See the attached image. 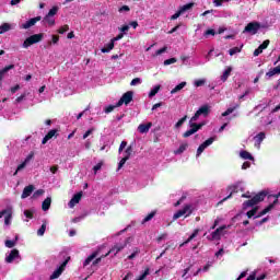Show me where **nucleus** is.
I'll use <instances>...</instances> for the list:
<instances>
[{
  "label": "nucleus",
  "instance_id": "obj_2",
  "mask_svg": "<svg viewBox=\"0 0 280 280\" xmlns=\"http://www.w3.org/2000/svg\"><path fill=\"white\" fill-rule=\"evenodd\" d=\"M43 38H45V34L43 33L31 35L24 40V43L22 44V47L24 49H27L28 47H32V45H36L37 43H40Z\"/></svg>",
  "mask_w": 280,
  "mask_h": 280
},
{
  "label": "nucleus",
  "instance_id": "obj_9",
  "mask_svg": "<svg viewBox=\"0 0 280 280\" xmlns=\"http://www.w3.org/2000/svg\"><path fill=\"white\" fill-rule=\"evenodd\" d=\"M4 215V224L9 226L10 222L12 221V210L10 209H4L0 211V220Z\"/></svg>",
  "mask_w": 280,
  "mask_h": 280
},
{
  "label": "nucleus",
  "instance_id": "obj_29",
  "mask_svg": "<svg viewBox=\"0 0 280 280\" xmlns=\"http://www.w3.org/2000/svg\"><path fill=\"white\" fill-rule=\"evenodd\" d=\"M237 108H240V105H235L234 107H230L228 108L225 112L222 113V117H229V115H231V113H235V110H237Z\"/></svg>",
  "mask_w": 280,
  "mask_h": 280
},
{
  "label": "nucleus",
  "instance_id": "obj_15",
  "mask_svg": "<svg viewBox=\"0 0 280 280\" xmlns=\"http://www.w3.org/2000/svg\"><path fill=\"white\" fill-rule=\"evenodd\" d=\"M19 257H20L19 249H12L9 256L5 257V262L12 264V261H14V259H19Z\"/></svg>",
  "mask_w": 280,
  "mask_h": 280
},
{
  "label": "nucleus",
  "instance_id": "obj_58",
  "mask_svg": "<svg viewBox=\"0 0 280 280\" xmlns=\"http://www.w3.org/2000/svg\"><path fill=\"white\" fill-rule=\"evenodd\" d=\"M137 84H141V79H140V78H135V79L130 82V86H137Z\"/></svg>",
  "mask_w": 280,
  "mask_h": 280
},
{
  "label": "nucleus",
  "instance_id": "obj_62",
  "mask_svg": "<svg viewBox=\"0 0 280 280\" xmlns=\"http://www.w3.org/2000/svg\"><path fill=\"white\" fill-rule=\"evenodd\" d=\"M118 30H119V32L126 33V32H128L130 30V25H122Z\"/></svg>",
  "mask_w": 280,
  "mask_h": 280
},
{
  "label": "nucleus",
  "instance_id": "obj_46",
  "mask_svg": "<svg viewBox=\"0 0 280 280\" xmlns=\"http://www.w3.org/2000/svg\"><path fill=\"white\" fill-rule=\"evenodd\" d=\"M59 40H60V36L52 35V39L48 42V45H58Z\"/></svg>",
  "mask_w": 280,
  "mask_h": 280
},
{
  "label": "nucleus",
  "instance_id": "obj_26",
  "mask_svg": "<svg viewBox=\"0 0 280 280\" xmlns=\"http://www.w3.org/2000/svg\"><path fill=\"white\" fill-rule=\"evenodd\" d=\"M12 69H14V65H9L0 70V82L3 80V78H5V73Z\"/></svg>",
  "mask_w": 280,
  "mask_h": 280
},
{
  "label": "nucleus",
  "instance_id": "obj_3",
  "mask_svg": "<svg viewBox=\"0 0 280 280\" xmlns=\"http://www.w3.org/2000/svg\"><path fill=\"white\" fill-rule=\"evenodd\" d=\"M203 126H205V122H199V124L189 122L190 129L183 133L184 139L191 137V135H196V132H198V130H202Z\"/></svg>",
  "mask_w": 280,
  "mask_h": 280
},
{
  "label": "nucleus",
  "instance_id": "obj_6",
  "mask_svg": "<svg viewBox=\"0 0 280 280\" xmlns=\"http://www.w3.org/2000/svg\"><path fill=\"white\" fill-rule=\"evenodd\" d=\"M191 206L186 205L183 209L178 210L174 215L173 220H178V218H183V215H186V218H189L191 215Z\"/></svg>",
  "mask_w": 280,
  "mask_h": 280
},
{
  "label": "nucleus",
  "instance_id": "obj_52",
  "mask_svg": "<svg viewBox=\"0 0 280 280\" xmlns=\"http://www.w3.org/2000/svg\"><path fill=\"white\" fill-rule=\"evenodd\" d=\"M268 45H270V39H266L262 42V44L259 45L260 49H268Z\"/></svg>",
  "mask_w": 280,
  "mask_h": 280
},
{
  "label": "nucleus",
  "instance_id": "obj_24",
  "mask_svg": "<svg viewBox=\"0 0 280 280\" xmlns=\"http://www.w3.org/2000/svg\"><path fill=\"white\" fill-rule=\"evenodd\" d=\"M187 86V82H182L179 84H177L172 91L171 94L174 95L175 93H178L179 91H183V89H185Z\"/></svg>",
  "mask_w": 280,
  "mask_h": 280
},
{
  "label": "nucleus",
  "instance_id": "obj_21",
  "mask_svg": "<svg viewBox=\"0 0 280 280\" xmlns=\"http://www.w3.org/2000/svg\"><path fill=\"white\" fill-rule=\"evenodd\" d=\"M229 189L231 190L230 195L228 197L223 198L220 201V205H222V202H226V200H229L230 198H233V192L237 191V185L229 186Z\"/></svg>",
  "mask_w": 280,
  "mask_h": 280
},
{
  "label": "nucleus",
  "instance_id": "obj_38",
  "mask_svg": "<svg viewBox=\"0 0 280 280\" xmlns=\"http://www.w3.org/2000/svg\"><path fill=\"white\" fill-rule=\"evenodd\" d=\"M58 10H59V8L58 7H52L49 11H48V13L46 14V15H48V16H56L57 14H58Z\"/></svg>",
  "mask_w": 280,
  "mask_h": 280
},
{
  "label": "nucleus",
  "instance_id": "obj_32",
  "mask_svg": "<svg viewBox=\"0 0 280 280\" xmlns=\"http://www.w3.org/2000/svg\"><path fill=\"white\" fill-rule=\"evenodd\" d=\"M95 257H97V253H93L91 254L83 262V266L86 267L89 266V264H91V261H93V259H95Z\"/></svg>",
  "mask_w": 280,
  "mask_h": 280
},
{
  "label": "nucleus",
  "instance_id": "obj_33",
  "mask_svg": "<svg viewBox=\"0 0 280 280\" xmlns=\"http://www.w3.org/2000/svg\"><path fill=\"white\" fill-rule=\"evenodd\" d=\"M194 8V3H187L179 8V12L184 14V12H187V10H191Z\"/></svg>",
  "mask_w": 280,
  "mask_h": 280
},
{
  "label": "nucleus",
  "instance_id": "obj_53",
  "mask_svg": "<svg viewBox=\"0 0 280 280\" xmlns=\"http://www.w3.org/2000/svg\"><path fill=\"white\" fill-rule=\"evenodd\" d=\"M129 161L128 156H125L120 160V162L118 163V170H121V167H124V165H126V162Z\"/></svg>",
  "mask_w": 280,
  "mask_h": 280
},
{
  "label": "nucleus",
  "instance_id": "obj_17",
  "mask_svg": "<svg viewBox=\"0 0 280 280\" xmlns=\"http://www.w3.org/2000/svg\"><path fill=\"white\" fill-rule=\"evenodd\" d=\"M150 128H152V122L140 124V125L138 126V131H139L141 135H145V133L150 132Z\"/></svg>",
  "mask_w": 280,
  "mask_h": 280
},
{
  "label": "nucleus",
  "instance_id": "obj_63",
  "mask_svg": "<svg viewBox=\"0 0 280 280\" xmlns=\"http://www.w3.org/2000/svg\"><path fill=\"white\" fill-rule=\"evenodd\" d=\"M124 38V33H119L116 37H114L112 40L116 43V40H121Z\"/></svg>",
  "mask_w": 280,
  "mask_h": 280
},
{
  "label": "nucleus",
  "instance_id": "obj_10",
  "mask_svg": "<svg viewBox=\"0 0 280 280\" xmlns=\"http://www.w3.org/2000/svg\"><path fill=\"white\" fill-rule=\"evenodd\" d=\"M81 200H82V191H79L69 201L68 203L69 208L73 209V207H75V205H79Z\"/></svg>",
  "mask_w": 280,
  "mask_h": 280
},
{
  "label": "nucleus",
  "instance_id": "obj_61",
  "mask_svg": "<svg viewBox=\"0 0 280 280\" xmlns=\"http://www.w3.org/2000/svg\"><path fill=\"white\" fill-rule=\"evenodd\" d=\"M180 14H183V13L180 12V10H178L175 14H173L171 16V21H176V19H178L180 16Z\"/></svg>",
  "mask_w": 280,
  "mask_h": 280
},
{
  "label": "nucleus",
  "instance_id": "obj_55",
  "mask_svg": "<svg viewBox=\"0 0 280 280\" xmlns=\"http://www.w3.org/2000/svg\"><path fill=\"white\" fill-rule=\"evenodd\" d=\"M102 165H104V162H98L94 167V174H97V172H100V170H102Z\"/></svg>",
  "mask_w": 280,
  "mask_h": 280
},
{
  "label": "nucleus",
  "instance_id": "obj_7",
  "mask_svg": "<svg viewBox=\"0 0 280 280\" xmlns=\"http://www.w3.org/2000/svg\"><path fill=\"white\" fill-rule=\"evenodd\" d=\"M260 27L261 24H259V22H250L245 26L244 32L255 35L259 32Z\"/></svg>",
  "mask_w": 280,
  "mask_h": 280
},
{
  "label": "nucleus",
  "instance_id": "obj_56",
  "mask_svg": "<svg viewBox=\"0 0 280 280\" xmlns=\"http://www.w3.org/2000/svg\"><path fill=\"white\" fill-rule=\"evenodd\" d=\"M65 32H69V25H67V24L59 27L58 34H65Z\"/></svg>",
  "mask_w": 280,
  "mask_h": 280
},
{
  "label": "nucleus",
  "instance_id": "obj_18",
  "mask_svg": "<svg viewBox=\"0 0 280 280\" xmlns=\"http://www.w3.org/2000/svg\"><path fill=\"white\" fill-rule=\"evenodd\" d=\"M273 75H280V66L271 68L268 72H266V78H273Z\"/></svg>",
  "mask_w": 280,
  "mask_h": 280
},
{
  "label": "nucleus",
  "instance_id": "obj_28",
  "mask_svg": "<svg viewBox=\"0 0 280 280\" xmlns=\"http://www.w3.org/2000/svg\"><path fill=\"white\" fill-rule=\"evenodd\" d=\"M231 71H233V68L229 67L223 74L221 75L222 82H226L231 75Z\"/></svg>",
  "mask_w": 280,
  "mask_h": 280
},
{
  "label": "nucleus",
  "instance_id": "obj_60",
  "mask_svg": "<svg viewBox=\"0 0 280 280\" xmlns=\"http://www.w3.org/2000/svg\"><path fill=\"white\" fill-rule=\"evenodd\" d=\"M126 145H128V142L122 141L119 145L118 152L121 154V152H124V149L126 148Z\"/></svg>",
  "mask_w": 280,
  "mask_h": 280
},
{
  "label": "nucleus",
  "instance_id": "obj_19",
  "mask_svg": "<svg viewBox=\"0 0 280 280\" xmlns=\"http://www.w3.org/2000/svg\"><path fill=\"white\" fill-rule=\"evenodd\" d=\"M198 233H200V230L199 229H195L192 234L184 243H182L179 246L183 247L186 244H189V242H191V240H194L195 237H198Z\"/></svg>",
  "mask_w": 280,
  "mask_h": 280
},
{
  "label": "nucleus",
  "instance_id": "obj_8",
  "mask_svg": "<svg viewBox=\"0 0 280 280\" xmlns=\"http://www.w3.org/2000/svg\"><path fill=\"white\" fill-rule=\"evenodd\" d=\"M69 259H71V257H68L59 267L58 269H56L51 276H50V280L54 279H58L60 277V275H62V272H65V268H67V264H69Z\"/></svg>",
  "mask_w": 280,
  "mask_h": 280
},
{
  "label": "nucleus",
  "instance_id": "obj_22",
  "mask_svg": "<svg viewBox=\"0 0 280 280\" xmlns=\"http://www.w3.org/2000/svg\"><path fill=\"white\" fill-rule=\"evenodd\" d=\"M50 208H51V197H47L42 203V209L43 211H49Z\"/></svg>",
  "mask_w": 280,
  "mask_h": 280
},
{
  "label": "nucleus",
  "instance_id": "obj_42",
  "mask_svg": "<svg viewBox=\"0 0 280 280\" xmlns=\"http://www.w3.org/2000/svg\"><path fill=\"white\" fill-rule=\"evenodd\" d=\"M4 246H5L7 248H14V247L16 246V242H15V241L7 240V241L4 242Z\"/></svg>",
  "mask_w": 280,
  "mask_h": 280
},
{
  "label": "nucleus",
  "instance_id": "obj_23",
  "mask_svg": "<svg viewBox=\"0 0 280 280\" xmlns=\"http://www.w3.org/2000/svg\"><path fill=\"white\" fill-rule=\"evenodd\" d=\"M112 49H115V42H113V39L110 40V43H108L107 45H105L101 51L102 54H108V51H112Z\"/></svg>",
  "mask_w": 280,
  "mask_h": 280
},
{
  "label": "nucleus",
  "instance_id": "obj_5",
  "mask_svg": "<svg viewBox=\"0 0 280 280\" xmlns=\"http://www.w3.org/2000/svg\"><path fill=\"white\" fill-rule=\"evenodd\" d=\"M135 95V92L132 91H128L125 94H122V96L120 97V100L116 103V106H128V104H130V102H132V97Z\"/></svg>",
  "mask_w": 280,
  "mask_h": 280
},
{
  "label": "nucleus",
  "instance_id": "obj_27",
  "mask_svg": "<svg viewBox=\"0 0 280 280\" xmlns=\"http://www.w3.org/2000/svg\"><path fill=\"white\" fill-rule=\"evenodd\" d=\"M44 22L47 23L50 27H54L56 25V19L51 15H45Z\"/></svg>",
  "mask_w": 280,
  "mask_h": 280
},
{
  "label": "nucleus",
  "instance_id": "obj_44",
  "mask_svg": "<svg viewBox=\"0 0 280 280\" xmlns=\"http://www.w3.org/2000/svg\"><path fill=\"white\" fill-rule=\"evenodd\" d=\"M24 215L28 220H33L34 219V210H24Z\"/></svg>",
  "mask_w": 280,
  "mask_h": 280
},
{
  "label": "nucleus",
  "instance_id": "obj_43",
  "mask_svg": "<svg viewBox=\"0 0 280 280\" xmlns=\"http://www.w3.org/2000/svg\"><path fill=\"white\" fill-rule=\"evenodd\" d=\"M176 62H178V59H176V58H170V59H166V60H164V67H167V66H170V65H174V63H176Z\"/></svg>",
  "mask_w": 280,
  "mask_h": 280
},
{
  "label": "nucleus",
  "instance_id": "obj_47",
  "mask_svg": "<svg viewBox=\"0 0 280 280\" xmlns=\"http://www.w3.org/2000/svg\"><path fill=\"white\" fill-rule=\"evenodd\" d=\"M205 150H207V147L203 143H201L197 149V156H200V154H202Z\"/></svg>",
  "mask_w": 280,
  "mask_h": 280
},
{
  "label": "nucleus",
  "instance_id": "obj_34",
  "mask_svg": "<svg viewBox=\"0 0 280 280\" xmlns=\"http://www.w3.org/2000/svg\"><path fill=\"white\" fill-rule=\"evenodd\" d=\"M139 253H141V249H139V247H135L132 254L129 255V256L127 257V259H129V260L135 259V257H137V255H139Z\"/></svg>",
  "mask_w": 280,
  "mask_h": 280
},
{
  "label": "nucleus",
  "instance_id": "obj_37",
  "mask_svg": "<svg viewBox=\"0 0 280 280\" xmlns=\"http://www.w3.org/2000/svg\"><path fill=\"white\" fill-rule=\"evenodd\" d=\"M154 215H156V211H152L151 213H149V214L142 220V224H145V222H150V220H152V218H154Z\"/></svg>",
  "mask_w": 280,
  "mask_h": 280
},
{
  "label": "nucleus",
  "instance_id": "obj_13",
  "mask_svg": "<svg viewBox=\"0 0 280 280\" xmlns=\"http://www.w3.org/2000/svg\"><path fill=\"white\" fill-rule=\"evenodd\" d=\"M34 185H28L24 187L23 192L21 195L22 200H25V198H30V196H32V194L34 192Z\"/></svg>",
  "mask_w": 280,
  "mask_h": 280
},
{
  "label": "nucleus",
  "instance_id": "obj_4",
  "mask_svg": "<svg viewBox=\"0 0 280 280\" xmlns=\"http://www.w3.org/2000/svg\"><path fill=\"white\" fill-rule=\"evenodd\" d=\"M128 244H130V237H127L122 243H116L109 249V252L106 254V257H108V255H110V253H114V255L121 253V250H124V248H126V246H128Z\"/></svg>",
  "mask_w": 280,
  "mask_h": 280
},
{
  "label": "nucleus",
  "instance_id": "obj_64",
  "mask_svg": "<svg viewBox=\"0 0 280 280\" xmlns=\"http://www.w3.org/2000/svg\"><path fill=\"white\" fill-rule=\"evenodd\" d=\"M21 89V85H19V84H16V85H14L13 88H11V93L12 94H14V93H16V91H19Z\"/></svg>",
  "mask_w": 280,
  "mask_h": 280
},
{
  "label": "nucleus",
  "instance_id": "obj_35",
  "mask_svg": "<svg viewBox=\"0 0 280 280\" xmlns=\"http://www.w3.org/2000/svg\"><path fill=\"white\" fill-rule=\"evenodd\" d=\"M257 211H259V207L256 206L252 210L247 211L246 213L247 218L248 219L253 218L257 213Z\"/></svg>",
  "mask_w": 280,
  "mask_h": 280
},
{
  "label": "nucleus",
  "instance_id": "obj_50",
  "mask_svg": "<svg viewBox=\"0 0 280 280\" xmlns=\"http://www.w3.org/2000/svg\"><path fill=\"white\" fill-rule=\"evenodd\" d=\"M150 275V269H145L143 273H141L136 280H143Z\"/></svg>",
  "mask_w": 280,
  "mask_h": 280
},
{
  "label": "nucleus",
  "instance_id": "obj_1",
  "mask_svg": "<svg viewBox=\"0 0 280 280\" xmlns=\"http://www.w3.org/2000/svg\"><path fill=\"white\" fill-rule=\"evenodd\" d=\"M266 196H268V191L262 190L255 195L252 199L244 201L243 211H246V209L250 207H255V205H259V202H264V200H266Z\"/></svg>",
  "mask_w": 280,
  "mask_h": 280
},
{
  "label": "nucleus",
  "instance_id": "obj_41",
  "mask_svg": "<svg viewBox=\"0 0 280 280\" xmlns=\"http://www.w3.org/2000/svg\"><path fill=\"white\" fill-rule=\"evenodd\" d=\"M187 121V115H185L184 117H182L176 124H175V128H180L183 126V124H185Z\"/></svg>",
  "mask_w": 280,
  "mask_h": 280
},
{
  "label": "nucleus",
  "instance_id": "obj_30",
  "mask_svg": "<svg viewBox=\"0 0 280 280\" xmlns=\"http://www.w3.org/2000/svg\"><path fill=\"white\" fill-rule=\"evenodd\" d=\"M187 148H189L188 143H182L179 145V148L174 151V154H183V152H185V150H187Z\"/></svg>",
  "mask_w": 280,
  "mask_h": 280
},
{
  "label": "nucleus",
  "instance_id": "obj_14",
  "mask_svg": "<svg viewBox=\"0 0 280 280\" xmlns=\"http://www.w3.org/2000/svg\"><path fill=\"white\" fill-rule=\"evenodd\" d=\"M278 200L275 199L272 203H270L267 208H265L262 211H260L255 219L257 218H261L262 215H266V213H270V211H272V209H275V205H277Z\"/></svg>",
  "mask_w": 280,
  "mask_h": 280
},
{
  "label": "nucleus",
  "instance_id": "obj_36",
  "mask_svg": "<svg viewBox=\"0 0 280 280\" xmlns=\"http://www.w3.org/2000/svg\"><path fill=\"white\" fill-rule=\"evenodd\" d=\"M159 91H161V85H155L149 93V97H154V95H156V93H159Z\"/></svg>",
  "mask_w": 280,
  "mask_h": 280
},
{
  "label": "nucleus",
  "instance_id": "obj_59",
  "mask_svg": "<svg viewBox=\"0 0 280 280\" xmlns=\"http://www.w3.org/2000/svg\"><path fill=\"white\" fill-rule=\"evenodd\" d=\"M165 51H167V46L158 49L155 54L156 56H161V54H165Z\"/></svg>",
  "mask_w": 280,
  "mask_h": 280
},
{
  "label": "nucleus",
  "instance_id": "obj_20",
  "mask_svg": "<svg viewBox=\"0 0 280 280\" xmlns=\"http://www.w3.org/2000/svg\"><path fill=\"white\" fill-rule=\"evenodd\" d=\"M240 156H241V159H244L245 161H255V158L248 151H241Z\"/></svg>",
  "mask_w": 280,
  "mask_h": 280
},
{
  "label": "nucleus",
  "instance_id": "obj_11",
  "mask_svg": "<svg viewBox=\"0 0 280 280\" xmlns=\"http://www.w3.org/2000/svg\"><path fill=\"white\" fill-rule=\"evenodd\" d=\"M38 21H40V16L32 18L22 24V30H30V27H34L35 23H38Z\"/></svg>",
  "mask_w": 280,
  "mask_h": 280
},
{
  "label": "nucleus",
  "instance_id": "obj_16",
  "mask_svg": "<svg viewBox=\"0 0 280 280\" xmlns=\"http://www.w3.org/2000/svg\"><path fill=\"white\" fill-rule=\"evenodd\" d=\"M226 230V225H221L220 228H218L214 232L211 233V241L213 240H220L221 235H222V231Z\"/></svg>",
  "mask_w": 280,
  "mask_h": 280
},
{
  "label": "nucleus",
  "instance_id": "obj_49",
  "mask_svg": "<svg viewBox=\"0 0 280 280\" xmlns=\"http://www.w3.org/2000/svg\"><path fill=\"white\" fill-rule=\"evenodd\" d=\"M116 108H119V106H117V105H108V106L105 108V113H106V114L113 113Z\"/></svg>",
  "mask_w": 280,
  "mask_h": 280
},
{
  "label": "nucleus",
  "instance_id": "obj_39",
  "mask_svg": "<svg viewBox=\"0 0 280 280\" xmlns=\"http://www.w3.org/2000/svg\"><path fill=\"white\" fill-rule=\"evenodd\" d=\"M256 143H261V141H264V139H266V133L265 132H259L256 137Z\"/></svg>",
  "mask_w": 280,
  "mask_h": 280
},
{
  "label": "nucleus",
  "instance_id": "obj_12",
  "mask_svg": "<svg viewBox=\"0 0 280 280\" xmlns=\"http://www.w3.org/2000/svg\"><path fill=\"white\" fill-rule=\"evenodd\" d=\"M54 137H58V129H51L47 132V135L42 140L43 145H45L49 139H54Z\"/></svg>",
  "mask_w": 280,
  "mask_h": 280
},
{
  "label": "nucleus",
  "instance_id": "obj_45",
  "mask_svg": "<svg viewBox=\"0 0 280 280\" xmlns=\"http://www.w3.org/2000/svg\"><path fill=\"white\" fill-rule=\"evenodd\" d=\"M242 51V48L240 47H233L229 50L230 56H235V54H240Z\"/></svg>",
  "mask_w": 280,
  "mask_h": 280
},
{
  "label": "nucleus",
  "instance_id": "obj_25",
  "mask_svg": "<svg viewBox=\"0 0 280 280\" xmlns=\"http://www.w3.org/2000/svg\"><path fill=\"white\" fill-rule=\"evenodd\" d=\"M196 113L199 117L200 115H203V117H207V115H209V106L203 105Z\"/></svg>",
  "mask_w": 280,
  "mask_h": 280
},
{
  "label": "nucleus",
  "instance_id": "obj_54",
  "mask_svg": "<svg viewBox=\"0 0 280 280\" xmlns=\"http://www.w3.org/2000/svg\"><path fill=\"white\" fill-rule=\"evenodd\" d=\"M213 141H215V138L211 137V138H209L208 140H206V141L202 142V143H203V145H205L206 148H209V145H211V144L213 143Z\"/></svg>",
  "mask_w": 280,
  "mask_h": 280
},
{
  "label": "nucleus",
  "instance_id": "obj_57",
  "mask_svg": "<svg viewBox=\"0 0 280 280\" xmlns=\"http://www.w3.org/2000/svg\"><path fill=\"white\" fill-rule=\"evenodd\" d=\"M45 194L44 189H38L33 194V198H39V196H43Z\"/></svg>",
  "mask_w": 280,
  "mask_h": 280
},
{
  "label": "nucleus",
  "instance_id": "obj_40",
  "mask_svg": "<svg viewBox=\"0 0 280 280\" xmlns=\"http://www.w3.org/2000/svg\"><path fill=\"white\" fill-rule=\"evenodd\" d=\"M45 231H47V224L43 223L40 229L37 231V235H39V237H43V235H45Z\"/></svg>",
  "mask_w": 280,
  "mask_h": 280
},
{
  "label": "nucleus",
  "instance_id": "obj_48",
  "mask_svg": "<svg viewBox=\"0 0 280 280\" xmlns=\"http://www.w3.org/2000/svg\"><path fill=\"white\" fill-rule=\"evenodd\" d=\"M132 152H133V149H132V145H129L126 150H125V156H128V160H130V156H132Z\"/></svg>",
  "mask_w": 280,
  "mask_h": 280
},
{
  "label": "nucleus",
  "instance_id": "obj_51",
  "mask_svg": "<svg viewBox=\"0 0 280 280\" xmlns=\"http://www.w3.org/2000/svg\"><path fill=\"white\" fill-rule=\"evenodd\" d=\"M231 0H214L213 3L217 8L222 7V3H229Z\"/></svg>",
  "mask_w": 280,
  "mask_h": 280
},
{
  "label": "nucleus",
  "instance_id": "obj_31",
  "mask_svg": "<svg viewBox=\"0 0 280 280\" xmlns=\"http://www.w3.org/2000/svg\"><path fill=\"white\" fill-rule=\"evenodd\" d=\"M12 26L9 23H3L0 25V34H5V32H10Z\"/></svg>",
  "mask_w": 280,
  "mask_h": 280
}]
</instances>
